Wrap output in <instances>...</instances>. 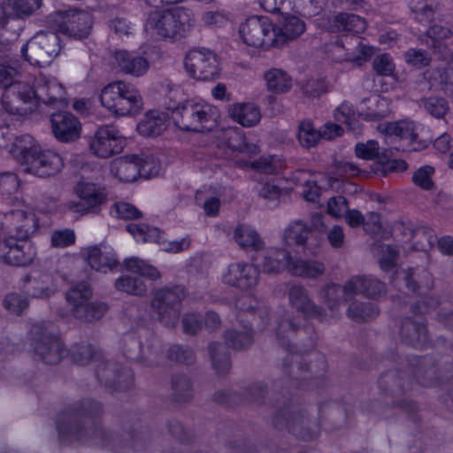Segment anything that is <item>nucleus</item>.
Returning a JSON list of instances; mask_svg holds the SVG:
<instances>
[{"label":"nucleus","instance_id":"1","mask_svg":"<svg viewBox=\"0 0 453 453\" xmlns=\"http://www.w3.org/2000/svg\"><path fill=\"white\" fill-rule=\"evenodd\" d=\"M7 106L12 112L27 115L33 112L38 102L52 106L67 105L65 87L55 77L40 73L35 79V87L28 83L18 84L9 96Z\"/></svg>","mask_w":453,"mask_h":453},{"label":"nucleus","instance_id":"2","mask_svg":"<svg viewBox=\"0 0 453 453\" xmlns=\"http://www.w3.org/2000/svg\"><path fill=\"white\" fill-rule=\"evenodd\" d=\"M102 411L100 403L91 400H84L66 408L59 416L57 428L59 437L64 441L73 442L86 441L89 434L94 439L103 441L105 433L97 428H83L81 421L88 417L96 416Z\"/></svg>","mask_w":453,"mask_h":453},{"label":"nucleus","instance_id":"3","mask_svg":"<svg viewBox=\"0 0 453 453\" xmlns=\"http://www.w3.org/2000/svg\"><path fill=\"white\" fill-rule=\"evenodd\" d=\"M192 27V13L188 9L182 7L153 11L148 15L145 23V31L156 40L181 39Z\"/></svg>","mask_w":453,"mask_h":453},{"label":"nucleus","instance_id":"4","mask_svg":"<svg viewBox=\"0 0 453 453\" xmlns=\"http://www.w3.org/2000/svg\"><path fill=\"white\" fill-rule=\"evenodd\" d=\"M100 101L104 108L119 116L137 114L143 106L139 89L122 81L106 85L101 91Z\"/></svg>","mask_w":453,"mask_h":453},{"label":"nucleus","instance_id":"5","mask_svg":"<svg viewBox=\"0 0 453 453\" xmlns=\"http://www.w3.org/2000/svg\"><path fill=\"white\" fill-rule=\"evenodd\" d=\"M30 345L35 357L45 364H58L66 349L60 338L53 332L52 326L36 323L30 329Z\"/></svg>","mask_w":453,"mask_h":453},{"label":"nucleus","instance_id":"6","mask_svg":"<svg viewBox=\"0 0 453 453\" xmlns=\"http://www.w3.org/2000/svg\"><path fill=\"white\" fill-rule=\"evenodd\" d=\"M187 296L184 288L175 286L160 288L154 292L151 309L157 319L168 327H174L180 318V303Z\"/></svg>","mask_w":453,"mask_h":453},{"label":"nucleus","instance_id":"7","mask_svg":"<svg viewBox=\"0 0 453 453\" xmlns=\"http://www.w3.org/2000/svg\"><path fill=\"white\" fill-rule=\"evenodd\" d=\"M218 117L215 107L206 103L187 101L173 111V119L181 130L200 132L204 124L214 121Z\"/></svg>","mask_w":453,"mask_h":453},{"label":"nucleus","instance_id":"8","mask_svg":"<svg viewBox=\"0 0 453 453\" xmlns=\"http://www.w3.org/2000/svg\"><path fill=\"white\" fill-rule=\"evenodd\" d=\"M188 74L198 81H213L219 77L220 63L217 54L206 48L190 50L184 59Z\"/></svg>","mask_w":453,"mask_h":453},{"label":"nucleus","instance_id":"9","mask_svg":"<svg viewBox=\"0 0 453 453\" xmlns=\"http://www.w3.org/2000/svg\"><path fill=\"white\" fill-rule=\"evenodd\" d=\"M59 50V39L57 34L40 32L22 47L21 53L31 65L43 66L51 63Z\"/></svg>","mask_w":453,"mask_h":453},{"label":"nucleus","instance_id":"10","mask_svg":"<svg viewBox=\"0 0 453 453\" xmlns=\"http://www.w3.org/2000/svg\"><path fill=\"white\" fill-rule=\"evenodd\" d=\"M239 34L250 47L265 50L275 47L274 26L268 18L253 16L247 19L241 24Z\"/></svg>","mask_w":453,"mask_h":453},{"label":"nucleus","instance_id":"11","mask_svg":"<svg viewBox=\"0 0 453 453\" xmlns=\"http://www.w3.org/2000/svg\"><path fill=\"white\" fill-rule=\"evenodd\" d=\"M23 173L45 179L57 175L64 167L63 158L57 152L42 147L19 163Z\"/></svg>","mask_w":453,"mask_h":453},{"label":"nucleus","instance_id":"12","mask_svg":"<svg viewBox=\"0 0 453 453\" xmlns=\"http://www.w3.org/2000/svg\"><path fill=\"white\" fill-rule=\"evenodd\" d=\"M50 21L56 23L59 31L73 38H85L91 30L92 19L89 13L73 9L55 12Z\"/></svg>","mask_w":453,"mask_h":453},{"label":"nucleus","instance_id":"13","mask_svg":"<svg viewBox=\"0 0 453 453\" xmlns=\"http://www.w3.org/2000/svg\"><path fill=\"white\" fill-rule=\"evenodd\" d=\"M28 236L9 235L0 239V263L25 266L29 265L35 257V250L29 242Z\"/></svg>","mask_w":453,"mask_h":453},{"label":"nucleus","instance_id":"14","mask_svg":"<svg viewBox=\"0 0 453 453\" xmlns=\"http://www.w3.org/2000/svg\"><path fill=\"white\" fill-rule=\"evenodd\" d=\"M309 420L304 413L292 406L280 409L273 418V424L279 429L287 428L303 440H313L317 436V430H311Z\"/></svg>","mask_w":453,"mask_h":453},{"label":"nucleus","instance_id":"15","mask_svg":"<svg viewBox=\"0 0 453 453\" xmlns=\"http://www.w3.org/2000/svg\"><path fill=\"white\" fill-rule=\"evenodd\" d=\"M76 194L79 200L68 202L67 208L69 211L81 215L97 212L106 199L104 188L89 182L79 183Z\"/></svg>","mask_w":453,"mask_h":453},{"label":"nucleus","instance_id":"16","mask_svg":"<svg viewBox=\"0 0 453 453\" xmlns=\"http://www.w3.org/2000/svg\"><path fill=\"white\" fill-rule=\"evenodd\" d=\"M89 146L96 156L107 158L123 150L125 140L115 127L103 126L95 133Z\"/></svg>","mask_w":453,"mask_h":453},{"label":"nucleus","instance_id":"17","mask_svg":"<svg viewBox=\"0 0 453 453\" xmlns=\"http://www.w3.org/2000/svg\"><path fill=\"white\" fill-rule=\"evenodd\" d=\"M288 297L289 305L306 318L328 321L327 312L313 302L304 286L301 284L288 285Z\"/></svg>","mask_w":453,"mask_h":453},{"label":"nucleus","instance_id":"18","mask_svg":"<svg viewBox=\"0 0 453 453\" xmlns=\"http://www.w3.org/2000/svg\"><path fill=\"white\" fill-rule=\"evenodd\" d=\"M223 283L240 289H249L258 283L259 272L252 264L232 263L221 276Z\"/></svg>","mask_w":453,"mask_h":453},{"label":"nucleus","instance_id":"19","mask_svg":"<svg viewBox=\"0 0 453 453\" xmlns=\"http://www.w3.org/2000/svg\"><path fill=\"white\" fill-rule=\"evenodd\" d=\"M96 376L101 382L116 390H126L133 382V373L129 367H120L119 364L111 361H100Z\"/></svg>","mask_w":453,"mask_h":453},{"label":"nucleus","instance_id":"20","mask_svg":"<svg viewBox=\"0 0 453 453\" xmlns=\"http://www.w3.org/2000/svg\"><path fill=\"white\" fill-rule=\"evenodd\" d=\"M50 121L52 132L58 141L72 142L81 136V122L72 113L65 111L53 113Z\"/></svg>","mask_w":453,"mask_h":453},{"label":"nucleus","instance_id":"21","mask_svg":"<svg viewBox=\"0 0 453 453\" xmlns=\"http://www.w3.org/2000/svg\"><path fill=\"white\" fill-rule=\"evenodd\" d=\"M115 66L122 73L132 77H142L150 68L148 59L134 52L117 50L114 55Z\"/></svg>","mask_w":453,"mask_h":453},{"label":"nucleus","instance_id":"22","mask_svg":"<svg viewBox=\"0 0 453 453\" xmlns=\"http://www.w3.org/2000/svg\"><path fill=\"white\" fill-rule=\"evenodd\" d=\"M139 156L134 154L119 157L111 162V174L121 182H133L141 174Z\"/></svg>","mask_w":453,"mask_h":453},{"label":"nucleus","instance_id":"23","mask_svg":"<svg viewBox=\"0 0 453 453\" xmlns=\"http://www.w3.org/2000/svg\"><path fill=\"white\" fill-rule=\"evenodd\" d=\"M345 291L375 298L386 293V286L372 276H355L345 282Z\"/></svg>","mask_w":453,"mask_h":453},{"label":"nucleus","instance_id":"24","mask_svg":"<svg viewBox=\"0 0 453 453\" xmlns=\"http://www.w3.org/2000/svg\"><path fill=\"white\" fill-rule=\"evenodd\" d=\"M417 125L412 121H399L395 123H389L386 127V134L388 138H393L403 142V144L401 146H395L396 150H418L417 147L413 146L414 142L417 139Z\"/></svg>","mask_w":453,"mask_h":453},{"label":"nucleus","instance_id":"25","mask_svg":"<svg viewBox=\"0 0 453 453\" xmlns=\"http://www.w3.org/2000/svg\"><path fill=\"white\" fill-rule=\"evenodd\" d=\"M326 27L333 33L351 32L359 34L365 30L366 21L353 13L339 12L328 17Z\"/></svg>","mask_w":453,"mask_h":453},{"label":"nucleus","instance_id":"26","mask_svg":"<svg viewBox=\"0 0 453 453\" xmlns=\"http://www.w3.org/2000/svg\"><path fill=\"white\" fill-rule=\"evenodd\" d=\"M292 257L288 250L279 248H269L263 253L260 267L265 273L277 274L284 270L289 272Z\"/></svg>","mask_w":453,"mask_h":453},{"label":"nucleus","instance_id":"27","mask_svg":"<svg viewBox=\"0 0 453 453\" xmlns=\"http://www.w3.org/2000/svg\"><path fill=\"white\" fill-rule=\"evenodd\" d=\"M229 117L244 127L257 126L261 119V111L253 103H235L228 106Z\"/></svg>","mask_w":453,"mask_h":453},{"label":"nucleus","instance_id":"28","mask_svg":"<svg viewBox=\"0 0 453 453\" xmlns=\"http://www.w3.org/2000/svg\"><path fill=\"white\" fill-rule=\"evenodd\" d=\"M319 297L330 311V315L327 314L329 320L336 316L343 302L353 297V293L345 291V284L341 287L338 284L330 283L321 288Z\"/></svg>","mask_w":453,"mask_h":453},{"label":"nucleus","instance_id":"29","mask_svg":"<svg viewBox=\"0 0 453 453\" xmlns=\"http://www.w3.org/2000/svg\"><path fill=\"white\" fill-rule=\"evenodd\" d=\"M23 73L20 65L18 61H6L0 63V87L7 89L4 96V104L5 109L11 111L7 106V101L10 100L9 96L15 87L20 83H27L21 81Z\"/></svg>","mask_w":453,"mask_h":453},{"label":"nucleus","instance_id":"30","mask_svg":"<svg viewBox=\"0 0 453 453\" xmlns=\"http://www.w3.org/2000/svg\"><path fill=\"white\" fill-rule=\"evenodd\" d=\"M26 294L31 298L46 299L57 292V284L49 274L30 276L24 285Z\"/></svg>","mask_w":453,"mask_h":453},{"label":"nucleus","instance_id":"31","mask_svg":"<svg viewBox=\"0 0 453 453\" xmlns=\"http://www.w3.org/2000/svg\"><path fill=\"white\" fill-rule=\"evenodd\" d=\"M305 23L296 16H288L282 24L274 27L275 47H282L290 41H294L305 31Z\"/></svg>","mask_w":453,"mask_h":453},{"label":"nucleus","instance_id":"32","mask_svg":"<svg viewBox=\"0 0 453 453\" xmlns=\"http://www.w3.org/2000/svg\"><path fill=\"white\" fill-rule=\"evenodd\" d=\"M401 339L414 348H424L428 342V335L426 326L417 320L406 319L401 325Z\"/></svg>","mask_w":453,"mask_h":453},{"label":"nucleus","instance_id":"33","mask_svg":"<svg viewBox=\"0 0 453 453\" xmlns=\"http://www.w3.org/2000/svg\"><path fill=\"white\" fill-rule=\"evenodd\" d=\"M233 238L246 251H257L264 247V241L259 234L249 225H238L234 230Z\"/></svg>","mask_w":453,"mask_h":453},{"label":"nucleus","instance_id":"34","mask_svg":"<svg viewBox=\"0 0 453 453\" xmlns=\"http://www.w3.org/2000/svg\"><path fill=\"white\" fill-rule=\"evenodd\" d=\"M304 319L299 316L291 317L284 315L280 319L276 327V338L278 342L285 348H289L290 341L302 330Z\"/></svg>","mask_w":453,"mask_h":453},{"label":"nucleus","instance_id":"35","mask_svg":"<svg viewBox=\"0 0 453 453\" xmlns=\"http://www.w3.org/2000/svg\"><path fill=\"white\" fill-rule=\"evenodd\" d=\"M167 115L158 111H149L137 125V131L143 136H157L167 127Z\"/></svg>","mask_w":453,"mask_h":453},{"label":"nucleus","instance_id":"36","mask_svg":"<svg viewBox=\"0 0 453 453\" xmlns=\"http://www.w3.org/2000/svg\"><path fill=\"white\" fill-rule=\"evenodd\" d=\"M325 265L318 260L292 259L289 264V273L296 277L316 279L325 273Z\"/></svg>","mask_w":453,"mask_h":453},{"label":"nucleus","instance_id":"37","mask_svg":"<svg viewBox=\"0 0 453 453\" xmlns=\"http://www.w3.org/2000/svg\"><path fill=\"white\" fill-rule=\"evenodd\" d=\"M108 311V306L103 302H90L89 300L77 306L71 308L72 315L81 322H94L100 319Z\"/></svg>","mask_w":453,"mask_h":453},{"label":"nucleus","instance_id":"38","mask_svg":"<svg viewBox=\"0 0 453 453\" xmlns=\"http://www.w3.org/2000/svg\"><path fill=\"white\" fill-rule=\"evenodd\" d=\"M266 88L275 94L286 93L292 87L291 77L282 69L272 68L264 73Z\"/></svg>","mask_w":453,"mask_h":453},{"label":"nucleus","instance_id":"39","mask_svg":"<svg viewBox=\"0 0 453 453\" xmlns=\"http://www.w3.org/2000/svg\"><path fill=\"white\" fill-rule=\"evenodd\" d=\"M414 19L420 23L431 22L439 8L438 0H405Z\"/></svg>","mask_w":453,"mask_h":453},{"label":"nucleus","instance_id":"40","mask_svg":"<svg viewBox=\"0 0 453 453\" xmlns=\"http://www.w3.org/2000/svg\"><path fill=\"white\" fill-rule=\"evenodd\" d=\"M7 216L14 225L17 234L28 236L34 230L35 219L32 213H28L27 207L22 205V208L12 210L7 212Z\"/></svg>","mask_w":453,"mask_h":453},{"label":"nucleus","instance_id":"41","mask_svg":"<svg viewBox=\"0 0 453 453\" xmlns=\"http://www.w3.org/2000/svg\"><path fill=\"white\" fill-rule=\"evenodd\" d=\"M311 234V228L302 220L288 225L283 232V242L286 246H304Z\"/></svg>","mask_w":453,"mask_h":453},{"label":"nucleus","instance_id":"42","mask_svg":"<svg viewBox=\"0 0 453 453\" xmlns=\"http://www.w3.org/2000/svg\"><path fill=\"white\" fill-rule=\"evenodd\" d=\"M126 229L138 242L165 244L164 237L157 227H151L146 224H128Z\"/></svg>","mask_w":453,"mask_h":453},{"label":"nucleus","instance_id":"43","mask_svg":"<svg viewBox=\"0 0 453 453\" xmlns=\"http://www.w3.org/2000/svg\"><path fill=\"white\" fill-rule=\"evenodd\" d=\"M86 254L88 265L96 271L106 273L117 265L113 257L104 254L96 246L87 249Z\"/></svg>","mask_w":453,"mask_h":453},{"label":"nucleus","instance_id":"44","mask_svg":"<svg viewBox=\"0 0 453 453\" xmlns=\"http://www.w3.org/2000/svg\"><path fill=\"white\" fill-rule=\"evenodd\" d=\"M411 246L415 250L427 252L436 243L434 231L426 226H420L412 231Z\"/></svg>","mask_w":453,"mask_h":453},{"label":"nucleus","instance_id":"45","mask_svg":"<svg viewBox=\"0 0 453 453\" xmlns=\"http://www.w3.org/2000/svg\"><path fill=\"white\" fill-rule=\"evenodd\" d=\"M40 148V144L31 135L23 134L15 139L10 151L19 164L27 156Z\"/></svg>","mask_w":453,"mask_h":453},{"label":"nucleus","instance_id":"46","mask_svg":"<svg viewBox=\"0 0 453 453\" xmlns=\"http://www.w3.org/2000/svg\"><path fill=\"white\" fill-rule=\"evenodd\" d=\"M379 309L372 303H352L347 310V316L356 322H365L376 318Z\"/></svg>","mask_w":453,"mask_h":453},{"label":"nucleus","instance_id":"47","mask_svg":"<svg viewBox=\"0 0 453 453\" xmlns=\"http://www.w3.org/2000/svg\"><path fill=\"white\" fill-rule=\"evenodd\" d=\"M227 141L228 147L234 151H239L248 156L259 153L258 146L247 142L244 134L237 129H232L227 132Z\"/></svg>","mask_w":453,"mask_h":453},{"label":"nucleus","instance_id":"48","mask_svg":"<svg viewBox=\"0 0 453 453\" xmlns=\"http://www.w3.org/2000/svg\"><path fill=\"white\" fill-rule=\"evenodd\" d=\"M296 137L303 148L310 149L320 141L319 130H317L310 120H303L298 124Z\"/></svg>","mask_w":453,"mask_h":453},{"label":"nucleus","instance_id":"49","mask_svg":"<svg viewBox=\"0 0 453 453\" xmlns=\"http://www.w3.org/2000/svg\"><path fill=\"white\" fill-rule=\"evenodd\" d=\"M72 360L80 365H86L90 361H100L101 354L96 348L88 343L76 344L70 349Z\"/></svg>","mask_w":453,"mask_h":453},{"label":"nucleus","instance_id":"50","mask_svg":"<svg viewBox=\"0 0 453 453\" xmlns=\"http://www.w3.org/2000/svg\"><path fill=\"white\" fill-rule=\"evenodd\" d=\"M226 343L235 349H242L250 347L253 342V335L250 328L243 325V329L227 330L225 332Z\"/></svg>","mask_w":453,"mask_h":453},{"label":"nucleus","instance_id":"51","mask_svg":"<svg viewBox=\"0 0 453 453\" xmlns=\"http://www.w3.org/2000/svg\"><path fill=\"white\" fill-rule=\"evenodd\" d=\"M211 363L218 373L226 372L231 366L229 355L224 343H212L209 347Z\"/></svg>","mask_w":453,"mask_h":453},{"label":"nucleus","instance_id":"52","mask_svg":"<svg viewBox=\"0 0 453 453\" xmlns=\"http://www.w3.org/2000/svg\"><path fill=\"white\" fill-rule=\"evenodd\" d=\"M127 270L138 273L151 280H157L161 277L159 271L146 261L138 257H130L124 261Z\"/></svg>","mask_w":453,"mask_h":453},{"label":"nucleus","instance_id":"53","mask_svg":"<svg viewBox=\"0 0 453 453\" xmlns=\"http://www.w3.org/2000/svg\"><path fill=\"white\" fill-rule=\"evenodd\" d=\"M115 287L119 291L135 296H142L148 291L146 284L139 277L121 276L116 280Z\"/></svg>","mask_w":453,"mask_h":453},{"label":"nucleus","instance_id":"54","mask_svg":"<svg viewBox=\"0 0 453 453\" xmlns=\"http://www.w3.org/2000/svg\"><path fill=\"white\" fill-rule=\"evenodd\" d=\"M92 296V290L86 282H80L73 286L65 295L67 303L72 308L83 304Z\"/></svg>","mask_w":453,"mask_h":453},{"label":"nucleus","instance_id":"55","mask_svg":"<svg viewBox=\"0 0 453 453\" xmlns=\"http://www.w3.org/2000/svg\"><path fill=\"white\" fill-rule=\"evenodd\" d=\"M334 116L336 121L345 124L349 129L356 131L358 128L356 111L349 103L343 102L335 109Z\"/></svg>","mask_w":453,"mask_h":453},{"label":"nucleus","instance_id":"56","mask_svg":"<svg viewBox=\"0 0 453 453\" xmlns=\"http://www.w3.org/2000/svg\"><path fill=\"white\" fill-rule=\"evenodd\" d=\"M111 214L124 220L139 219L143 215L134 204L123 201L115 203L112 205Z\"/></svg>","mask_w":453,"mask_h":453},{"label":"nucleus","instance_id":"57","mask_svg":"<svg viewBox=\"0 0 453 453\" xmlns=\"http://www.w3.org/2000/svg\"><path fill=\"white\" fill-rule=\"evenodd\" d=\"M284 370L288 371V373L294 380H306L308 377L307 366L300 360V357L296 355H291L288 357L284 362Z\"/></svg>","mask_w":453,"mask_h":453},{"label":"nucleus","instance_id":"58","mask_svg":"<svg viewBox=\"0 0 453 453\" xmlns=\"http://www.w3.org/2000/svg\"><path fill=\"white\" fill-rule=\"evenodd\" d=\"M423 104L426 112L437 119L443 118L449 109L448 102L441 97L426 98Z\"/></svg>","mask_w":453,"mask_h":453},{"label":"nucleus","instance_id":"59","mask_svg":"<svg viewBox=\"0 0 453 453\" xmlns=\"http://www.w3.org/2000/svg\"><path fill=\"white\" fill-rule=\"evenodd\" d=\"M173 388L175 392V399L179 402L187 401L192 395V386L190 380L184 375H180L173 378Z\"/></svg>","mask_w":453,"mask_h":453},{"label":"nucleus","instance_id":"60","mask_svg":"<svg viewBox=\"0 0 453 453\" xmlns=\"http://www.w3.org/2000/svg\"><path fill=\"white\" fill-rule=\"evenodd\" d=\"M7 4L17 16H28L41 6V0H8Z\"/></svg>","mask_w":453,"mask_h":453},{"label":"nucleus","instance_id":"61","mask_svg":"<svg viewBox=\"0 0 453 453\" xmlns=\"http://www.w3.org/2000/svg\"><path fill=\"white\" fill-rule=\"evenodd\" d=\"M237 307L239 312L237 314V319L240 323H242V316L245 314L253 316L255 318V312L260 311V303L251 296H245L237 301Z\"/></svg>","mask_w":453,"mask_h":453},{"label":"nucleus","instance_id":"62","mask_svg":"<svg viewBox=\"0 0 453 453\" xmlns=\"http://www.w3.org/2000/svg\"><path fill=\"white\" fill-rule=\"evenodd\" d=\"M168 358L180 364L190 365L195 362L193 350L186 346L173 345L168 349Z\"/></svg>","mask_w":453,"mask_h":453},{"label":"nucleus","instance_id":"63","mask_svg":"<svg viewBox=\"0 0 453 453\" xmlns=\"http://www.w3.org/2000/svg\"><path fill=\"white\" fill-rule=\"evenodd\" d=\"M377 252L380 254V265L383 271H389L395 266L398 253L393 247L382 244L377 248Z\"/></svg>","mask_w":453,"mask_h":453},{"label":"nucleus","instance_id":"64","mask_svg":"<svg viewBox=\"0 0 453 453\" xmlns=\"http://www.w3.org/2000/svg\"><path fill=\"white\" fill-rule=\"evenodd\" d=\"M4 308L14 315H20L28 306L25 297L17 293H11L4 299Z\"/></svg>","mask_w":453,"mask_h":453}]
</instances>
